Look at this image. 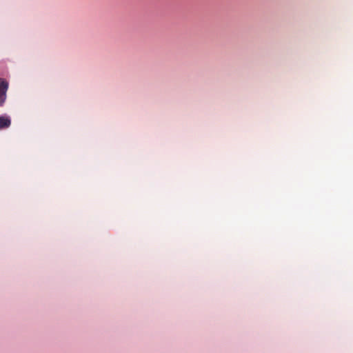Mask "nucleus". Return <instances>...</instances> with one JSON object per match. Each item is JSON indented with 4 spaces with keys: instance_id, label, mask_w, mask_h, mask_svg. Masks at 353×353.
Returning a JSON list of instances; mask_svg holds the SVG:
<instances>
[{
    "instance_id": "nucleus-1",
    "label": "nucleus",
    "mask_w": 353,
    "mask_h": 353,
    "mask_svg": "<svg viewBox=\"0 0 353 353\" xmlns=\"http://www.w3.org/2000/svg\"><path fill=\"white\" fill-rule=\"evenodd\" d=\"M8 83L4 79H0V105H2L6 99V92Z\"/></svg>"
},
{
    "instance_id": "nucleus-2",
    "label": "nucleus",
    "mask_w": 353,
    "mask_h": 353,
    "mask_svg": "<svg viewBox=\"0 0 353 353\" xmlns=\"http://www.w3.org/2000/svg\"><path fill=\"white\" fill-rule=\"evenodd\" d=\"M10 125V119L8 117H0V129L8 128Z\"/></svg>"
}]
</instances>
